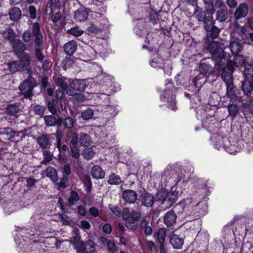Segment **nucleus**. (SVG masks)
<instances>
[{
  "instance_id": "nucleus-1",
  "label": "nucleus",
  "mask_w": 253,
  "mask_h": 253,
  "mask_svg": "<svg viewBox=\"0 0 253 253\" xmlns=\"http://www.w3.org/2000/svg\"><path fill=\"white\" fill-rule=\"evenodd\" d=\"M207 50L211 55V60L214 62V69L223 70L225 68L226 62L229 61V55L224 52L223 45L212 41L208 44Z\"/></svg>"
},
{
  "instance_id": "nucleus-59",
  "label": "nucleus",
  "mask_w": 253,
  "mask_h": 253,
  "mask_svg": "<svg viewBox=\"0 0 253 253\" xmlns=\"http://www.w3.org/2000/svg\"><path fill=\"white\" fill-rule=\"evenodd\" d=\"M122 212V217L125 220H128L131 216V211L128 208H124Z\"/></svg>"
},
{
  "instance_id": "nucleus-52",
  "label": "nucleus",
  "mask_w": 253,
  "mask_h": 253,
  "mask_svg": "<svg viewBox=\"0 0 253 253\" xmlns=\"http://www.w3.org/2000/svg\"><path fill=\"white\" fill-rule=\"evenodd\" d=\"M71 149V156L76 159H78L80 154L79 149L78 146H70Z\"/></svg>"
},
{
  "instance_id": "nucleus-10",
  "label": "nucleus",
  "mask_w": 253,
  "mask_h": 253,
  "mask_svg": "<svg viewBox=\"0 0 253 253\" xmlns=\"http://www.w3.org/2000/svg\"><path fill=\"white\" fill-rule=\"evenodd\" d=\"M211 61V58L203 59L200 62L199 65V71L200 73L203 75L211 74L213 71V68L210 63Z\"/></svg>"
},
{
  "instance_id": "nucleus-56",
  "label": "nucleus",
  "mask_w": 253,
  "mask_h": 253,
  "mask_svg": "<svg viewBox=\"0 0 253 253\" xmlns=\"http://www.w3.org/2000/svg\"><path fill=\"white\" fill-rule=\"evenodd\" d=\"M45 111V108L41 105H37L34 107V111L35 113L39 116H42Z\"/></svg>"
},
{
  "instance_id": "nucleus-61",
  "label": "nucleus",
  "mask_w": 253,
  "mask_h": 253,
  "mask_svg": "<svg viewBox=\"0 0 253 253\" xmlns=\"http://www.w3.org/2000/svg\"><path fill=\"white\" fill-rule=\"evenodd\" d=\"M106 246L108 248V250L112 253H115L117 250L115 243L112 240H109L108 243Z\"/></svg>"
},
{
  "instance_id": "nucleus-40",
  "label": "nucleus",
  "mask_w": 253,
  "mask_h": 253,
  "mask_svg": "<svg viewBox=\"0 0 253 253\" xmlns=\"http://www.w3.org/2000/svg\"><path fill=\"white\" fill-rule=\"evenodd\" d=\"M80 199L79 194L75 191H72L68 198V202L70 206H73L75 203Z\"/></svg>"
},
{
  "instance_id": "nucleus-18",
  "label": "nucleus",
  "mask_w": 253,
  "mask_h": 253,
  "mask_svg": "<svg viewBox=\"0 0 253 253\" xmlns=\"http://www.w3.org/2000/svg\"><path fill=\"white\" fill-rule=\"evenodd\" d=\"M177 216L175 213L171 210L167 212L164 217L165 224L168 226L173 225L176 222Z\"/></svg>"
},
{
  "instance_id": "nucleus-58",
  "label": "nucleus",
  "mask_w": 253,
  "mask_h": 253,
  "mask_svg": "<svg viewBox=\"0 0 253 253\" xmlns=\"http://www.w3.org/2000/svg\"><path fill=\"white\" fill-rule=\"evenodd\" d=\"M32 36V35L31 32L29 30H27L24 31L23 33L22 39L25 42H28L31 40Z\"/></svg>"
},
{
  "instance_id": "nucleus-63",
  "label": "nucleus",
  "mask_w": 253,
  "mask_h": 253,
  "mask_svg": "<svg viewBox=\"0 0 253 253\" xmlns=\"http://www.w3.org/2000/svg\"><path fill=\"white\" fill-rule=\"evenodd\" d=\"M88 212L90 214L94 217L98 216L99 215V211L96 207H92L89 209Z\"/></svg>"
},
{
  "instance_id": "nucleus-50",
  "label": "nucleus",
  "mask_w": 253,
  "mask_h": 253,
  "mask_svg": "<svg viewBox=\"0 0 253 253\" xmlns=\"http://www.w3.org/2000/svg\"><path fill=\"white\" fill-rule=\"evenodd\" d=\"M78 136L77 132H72L71 133V140L69 143V146H78Z\"/></svg>"
},
{
  "instance_id": "nucleus-54",
  "label": "nucleus",
  "mask_w": 253,
  "mask_h": 253,
  "mask_svg": "<svg viewBox=\"0 0 253 253\" xmlns=\"http://www.w3.org/2000/svg\"><path fill=\"white\" fill-rule=\"evenodd\" d=\"M78 253H84L85 243L80 241L74 245Z\"/></svg>"
},
{
  "instance_id": "nucleus-38",
  "label": "nucleus",
  "mask_w": 253,
  "mask_h": 253,
  "mask_svg": "<svg viewBox=\"0 0 253 253\" xmlns=\"http://www.w3.org/2000/svg\"><path fill=\"white\" fill-rule=\"evenodd\" d=\"M203 22L204 29L207 32L209 31V30H211V28L214 26L213 18L211 15L207 16Z\"/></svg>"
},
{
  "instance_id": "nucleus-16",
  "label": "nucleus",
  "mask_w": 253,
  "mask_h": 253,
  "mask_svg": "<svg viewBox=\"0 0 253 253\" xmlns=\"http://www.w3.org/2000/svg\"><path fill=\"white\" fill-rule=\"evenodd\" d=\"M76 121L70 117H67L64 119L59 118L57 120V126L59 127L63 126L65 128L71 129L73 127Z\"/></svg>"
},
{
  "instance_id": "nucleus-31",
  "label": "nucleus",
  "mask_w": 253,
  "mask_h": 253,
  "mask_svg": "<svg viewBox=\"0 0 253 253\" xmlns=\"http://www.w3.org/2000/svg\"><path fill=\"white\" fill-rule=\"evenodd\" d=\"M246 61L247 59L246 57L242 55L239 54H235L234 61H232L233 63V68L234 67V65H236V66L245 65L246 64Z\"/></svg>"
},
{
  "instance_id": "nucleus-64",
  "label": "nucleus",
  "mask_w": 253,
  "mask_h": 253,
  "mask_svg": "<svg viewBox=\"0 0 253 253\" xmlns=\"http://www.w3.org/2000/svg\"><path fill=\"white\" fill-rule=\"evenodd\" d=\"M243 108L244 109H253V100L249 99L247 102L243 103Z\"/></svg>"
},
{
  "instance_id": "nucleus-46",
  "label": "nucleus",
  "mask_w": 253,
  "mask_h": 253,
  "mask_svg": "<svg viewBox=\"0 0 253 253\" xmlns=\"http://www.w3.org/2000/svg\"><path fill=\"white\" fill-rule=\"evenodd\" d=\"M84 33V31L78 27L72 28L67 31V33L76 37L81 36Z\"/></svg>"
},
{
  "instance_id": "nucleus-55",
  "label": "nucleus",
  "mask_w": 253,
  "mask_h": 253,
  "mask_svg": "<svg viewBox=\"0 0 253 253\" xmlns=\"http://www.w3.org/2000/svg\"><path fill=\"white\" fill-rule=\"evenodd\" d=\"M43 159L42 161L41 162V163L42 164L46 165L52 160L51 155L49 152L47 151H43Z\"/></svg>"
},
{
  "instance_id": "nucleus-49",
  "label": "nucleus",
  "mask_w": 253,
  "mask_h": 253,
  "mask_svg": "<svg viewBox=\"0 0 253 253\" xmlns=\"http://www.w3.org/2000/svg\"><path fill=\"white\" fill-rule=\"evenodd\" d=\"M211 29V30H209V31L207 32L208 33L207 35L214 39L218 37L220 30L215 26Z\"/></svg>"
},
{
  "instance_id": "nucleus-12",
  "label": "nucleus",
  "mask_w": 253,
  "mask_h": 253,
  "mask_svg": "<svg viewBox=\"0 0 253 253\" xmlns=\"http://www.w3.org/2000/svg\"><path fill=\"white\" fill-rule=\"evenodd\" d=\"M51 134H44L39 136L37 139V142L40 147L45 149L51 145Z\"/></svg>"
},
{
  "instance_id": "nucleus-33",
  "label": "nucleus",
  "mask_w": 253,
  "mask_h": 253,
  "mask_svg": "<svg viewBox=\"0 0 253 253\" xmlns=\"http://www.w3.org/2000/svg\"><path fill=\"white\" fill-rule=\"evenodd\" d=\"M47 106L49 110L53 114H56L59 111L58 102L55 99H52L48 102Z\"/></svg>"
},
{
  "instance_id": "nucleus-23",
  "label": "nucleus",
  "mask_w": 253,
  "mask_h": 253,
  "mask_svg": "<svg viewBox=\"0 0 253 253\" xmlns=\"http://www.w3.org/2000/svg\"><path fill=\"white\" fill-rule=\"evenodd\" d=\"M229 47L232 53L234 55L238 54L242 50V46L239 41L232 40Z\"/></svg>"
},
{
  "instance_id": "nucleus-24",
  "label": "nucleus",
  "mask_w": 253,
  "mask_h": 253,
  "mask_svg": "<svg viewBox=\"0 0 253 253\" xmlns=\"http://www.w3.org/2000/svg\"><path fill=\"white\" fill-rule=\"evenodd\" d=\"M169 242L175 249H181L183 245V240L176 235H173L170 238Z\"/></svg>"
},
{
  "instance_id": "nucleus-36",
  "label": "nucleus",
  "mask_w": 253,
  "mask_h": 253,
  "mask_svg": "<svg viewBox=\"0 0 253 253\" xmlns=\"http://www.w3.org/2000/svg\"><path fill=\"white\" fill-rule=\"evenodd\" d=\"M244 74L245 79H253V65L249 64H246Z\"/></svg>"
},
{
  "instance_id": "nucleus-35",
  "label": "nucleus",
  "mask_w": 253,
  "mask_h": 253,
  "mask_svg": "<svg viewBox=\"0 0 253 253\" xmlns=\"http://www.w3.org/2000/svg\"><path fill=\"white\" fill-rule=\"evenodd\" d=\"M111 185H119L122 182L121 177L114 173H112L109 176L107 180Z\"/></svg>"
},
{
  "instance_id": "nucleus-29",
  "label": "nucleus",
  "mask_w": 253,
  "mask_h": 253,
  "mask_svg": "<svg viewBox=\"0 0 253 253\" xmlns=\"http://www.w3.org/2000/svg\"><path fill=\"white\" fill-rule=\"evenodd\" d=\"M45 174L53 181H56L58 179L56 170L53 167H47L45 170Z\"/></svg>"
},
{
  "instance_id": "nucleus-48",
  "label": "nucleus",
  "mask_w": 253,
  "mask_h": 253,
  "mask_svg": "<svg viewBox=\"0 0 253 253\" xmlns=\"http://www.w3.org/2000/svg\"><path fill=\"white\" fill-rule=\"evenodd\" d=\"M40 46H41L35 45V55L39 61L42 62L43 60L44 56L42 53V50Z\"/></svg>"
},
{
  "instance_id": "nucleus-3",
  "label": "nucleus",
  "mask_w": 253,
  "mask_h": 253,
  "mask_svg": "<svg viewBox=\"0 0 253 253\" xmlns=\"http://www.w3.org/2000/svg\"><path fill=\"white\" fill-rule=\"evenodd\" d=\"M36 85V80L30 75L26 80L20 84L19 89L24 97L30 98L33 95V90Z\"/></svg>"
},
{
  "instance_id": "nucleus-11",
  "label": "nucleus",
  "mask_w": 253,
  "mask_h": 253,
  "mask_svg": "<svg viewBox=\"0 0 253 253\" xmlns=\"http://www.w3.org/2000/svg\"><path fill=\"white\" fill-rule=\"evenodd\" d=\"M237 90L233 84L226 85V96L231 101L240 102L242 100L241 97L238 96L236 94Z\"/></svg>"
},
{
  "instance_id": "nucleus-20",
  "label": "nucleus",
  "mask_w": 253,
  "mask_h": 253,
  "mask_svg": "<svg viewBox=\"0 0 253 253\" xmlns=\"http://www.w3.org/2000/svg\"><path fill=\"white\" fill-rule=\"evenodd\" d=\"M77 43L72 40L66 43L63 46L64 50L68 55H72L77 49Z\"/></svg>"
},
{
  "instance_id": "nucleus-17",
  "label": "nucleus",
  "mask_w": 253,
  "mask_h": 253,
  "mask_svg": "<svg viewBox=\"0 0 253 253\" xmlns=\"http://www.w3.org/2000/svg\"><path fill=\"white\" fill-rule=\"evenodd\" d=\"M248 13V8L246 4H240L239 7L236 9L234 13V16L236 19L238 20L245 17Z\"/></svg>"
},
{
  "instance_id": "nucleus-39",
  "label": "nucleus",
  "mask_w": 253,
  "mask_h": 253,
  "mask_svg": "<svg viewBox=\"0 0 253 253\" xmlns=\"http://www.w3.org/2000/svg\"><path fill=\"white\" fill-rule=\"evenodd\" d=\"M89 136L84 133H81L79 142L80 144L83 146H88L90 145Z\"/></svg>"
},
{
  "instance_id": "nucleus-8",
  "label": "nucleus",
  "mask_w": 253,
  "mask_h": 253,
  "mask_svg": "<svg viewBox=\"0 0 253 253\" xmlns=\"http://www.w3.org/2000/svg\"><path fill=\"white\" fill-rule=\"evenodd\" d=\"M89 15V10L83 6H80L74 13V19L78 22L85 21Z\"/></svg>"
},
{
  "instance_id": "nucleus-34",
  "label": "nucleus",
  "mask_w": 253,
  "mask_h": 253,
  "mask_svg": "<svg viewBox=\"0 0 253 253\" xmlns=\"http://www.w3.org/2000/svg\"><path fill=\"white\" fill-rule=\"evenodd\" d=\"M205 5V12L212 15L214 13L215 10L214 9V5L213 4L212 0H203Z\"/></svg>"
},
{
  "instance_id": "nucleus-13",
  "label": "nucleus",
  "mask_w": 253,
  "mask_h": 253,
  "mask_svg": "<svg viewBox=\"0 0 253 253\" xmlns=\"http://www.w3.org/2000/svg\"><path fill=\"white\" fill-rule=\"evenodd\" d=\"M31 59L29 54L26 52L22 53L20 57V60L18 61L21 70H29V66L31 63Z\"/></svg>"
},
{
  "instance_id": "nucleus-4",
  "label": "nucleus",
  "mask_w": 253,
  "mask_h": 253,
  "mask_svg": "<svg viewBox=\"0 0 253 253\" xmlns=\"http://www.w3.org/2000/svg\"><path fill=\"white\" fill-rule=\"evenodd\" d=\"M233 69V63L232 61L229 60L226 62L225 68L217 70L218 72H222L221 77L226 85L232 84V74Z\"/></svg>"
},
{
  "instance_id": "nucleus-7",
  "label": "nucleus",
  "mask_w": 253,
  "mask_h": 253,
  "mask_svg": "<svg viewBox=\"0 0 253 253\" xmlns=\"http://www.w3.org/2000/svg\"><path fill=\"white\" fill-rule=\"evenodd\" d=\"M32 35L35 37V45L42 46L43 43V36L39 23L35 22L32 26Z\"/></svg>"
},
{
  "instance_id": "nucleus-26",
  "label": "nucleus",
  "mask_w": 253,
  "mask_h": 253,
  "mask_svg": "<svg viewBox=\"0 0 253 253\" xmlns=\"http://www.w3.org/2000/svg\"><path fill=\"white\" fill-rule=\"evenodd\" d=\"M154 197L151 194L146 193L142 197V203L147 207H151L154 204Z\"/></svg>"
},
{
  "instance_id": "nucleus-51",
  "label": "nucleus",
  "mask_w": 253,
  "mask_h": 253,
  "mask_svg": "<svg viewBox=\"0 0 253 253\" xmlns=\"http://www.w3.org/2000/svg\"><path fill=\"white\" fill-rule=\"evenodd\" d=\"M94 152L90 148H86L84 150L83 155L85 159L90 160L93 158L94 155Z\"/></svg>"
},
{
  "instance_id": "nucleus-19",
  "label": "nucleus",
  "mask_w": 253,
  "mask_h": 253,
  "mask_svg": "<svg viewBox=\"0 0 253 253\" xmlns=\"http://www.w3.org/2000/svg\"><path fill=\"white\" fill-rule=\"evenodd\" d=\"M91 174L96 179H102L105 176V172L100 166L95 165L91 169Z\"/></svg>"
},
{
  "instance_id": "nucleus-60",
  "label": "nucleus",
  "mask_w": 253,
  "mask_h": 253,
  "mask_svg": "<svg viewBox=\"0 0 253 253\" xmlns=\"http://www.w3.org/2000/svg\"><path fill=\"white\" fill-rule=\"evenodd\" d=\"M147 246L152 253H156L157 248L155 244L151 241H147L146 242Z\"/></svg>"
},
{
  "instance_id": "nucleus-37",
  "label": "nucleus",
  "mask_w": 253,
  "mask_h": 253,
  "mask_svg": "<svg viewBox=\"0 0 253 253\" xmlns=\"http://www.w3.org/2000/svg\"><path fill=\"white\" fill-rule=\"evenodd\" d=\"M3 37L4 39L8 40L10 43H11L13 41L15 40V33L13 30L11 29H8L3 33Z\"/></svg>"
},
{
  "instance_id": "nucleus-45",
  "label": "nucleus",
  "mask_w": 253,
  "mask_h": 253,
  "mask_svg": "<svg viewBox=\"0 0 253 253\" xmlns=\"http://www.w3.org/2000/svg\"><path fill=\"white\" fill-rule=\"evenodd\" d=\"M8 69L12 72H16L21 70L19 63L17 61H14L7 63Z\"/></svg>"
},
{
  "instance_id": "nucleus-28",
  "label": "nucleus",
  "mask_w": 253,
  "mask_h": 253,
  "mask_svg": "<svg viewBox=\"0 0 253 253\" xmlns=\"http://www.w3.org/2000/svg\"><path fill=\"white\" fill-rule=\"evenodd\" d=\"M216 20L222 22L225 21L228 18V12L226 8L218 9L216 12Z\"/></svg>"
},
{
  "instance_id": "nucleus-30",
  "label": "nucleus",
  "mask_w": 253,
  "mask_h": 253,
  "mask_svg": "<svg viewBox=\"0 0 253 253\" xmlns=\"http://www.w3.org/2000/svg\"><path fill=\"white\" fill-rule=\"evenodd\" d=\"M166 235V230L164 228H160L154 233V237L157 238L160 245L164 244Z\"/></svg>"
},
{
  "instance_id": "nucleus-14",
  "label": "nucleus",
  "mask_w": 253,
  "mask_h": 253,
  "mask_svg": "<svg viewBox=\"0 0 253 253\" xmlns=\"http://www.w3.org/2000/svg\"><path fill=\"white\" fill-rule=\"evenodd\" d=\"M123 199L126 202L132 204L137 200V194L132 190H126L122 193Z\"/></svg>"
},
{
  "instance_id": "nucleus-2",
  "label": "nucleus",
  "mask_w": 253,
  "mask_h": 253,
  "mask_svg": "<svg viewBox=\"0 0 253 253\" xmlns=\"http://www.w3.org/2000/svg\"><path fill=\"white\" fill-rule=\"evenodd\" d=\"M177 199V192H169L164 188L161 189L156 196V201L160 203L164 209L171 207Z\"/></svg>"
},
{
  "instance_id": "nucleus-21",
  "label": "nucleus",
  "mask_w": 253,
  "mask_h": 253,
  "mask_svg": "<svg viewBox=\"0 0 253 253\" xmlns=\"http://www.w3.org/2000/svg\"><path fill=\"white\" fill-rule=\"evenodd\" d=\"M52 7L59 9L61 8V3L60 0H49L47 3L46 7L45 10V13L47 15H50L53 13Z\"/></svg>"
},
{
  "instance_id": "nucleus-15",
  "label": "nucleus",
  "mask_w": 253,
  "mask_h": 253,
  "mask_svg": "<svg viewBox=\"0 0 253 253\" xmlns=\"http://www.w3.org/2000/svg\"><path fill=\"white\" fill-rule=\"evenodd\" d=\"M53 80L55 84L59 87V88H62L66 91L69 89L68 84L67 82V79L66 77L60 75H56L53 76Z\"/></svg>"
},
{
  "instance_id": "nucleus-44",
  "label": "nucleus",
  "mask_w": 253,
  "mask_h": 253,
  "mask_svg": "<svg viewBox=\"0 0 253 253\" xmlns=\"http://www.w3.org/2000/svg\"><path fill=\"white\" fill-rule=\"evenodd\" d=\"M73 233L75 236L70 238L69 242L73 245H75L76 244L81 241V237L80 236L79 231L78 228H75L73 230Z\"/></svg>"
},
{
  "instance_id": "nucleus-57",
  "label": "nucleus",
  "mask_w": 253,
  "mask_h": 253,
  "mask_svg": "<svg viewBox=\"0 0 253 253\" xmlns=\"http://www.w3.org/2000/svg\"><path fill=\"white\" fill-rule=\"evenodd\" d=\"M205 11L203 12L202 10L199 11L197 9V11L195 12L196 18L199 21H204L206 18L205 14Z\"/></svg>"
},
{
  "instance_id": "nucleus-53",
  "label": "nucleus",
  "mask_w": 253,
  "mask_h": 253,
  "mask_svg": "<svg viewBox=\"0 0 253 253\" xmlns=\"http://www.w3.org/2000/svg\"><path fill=\"white\" fill-rule=\"evenodd\" d=\"M162 63L163 60L160 58H154L150 62L151 66L154 68H163L161 65Z\"/></svg>"
},
{
  "instance_id": "nucleus-32",
  "label": "nucleus",
  "mask_w": 253,
  "mask_h": 253,
  "mask_svg": "<svg viewBox=\"0 0 253 253\" xmlns=\"http://www.w3.org/2000/svg\"><path fill=\"white\" fill-rule=\"evenodd\" d=\"M229 115L234 119L239 113V108L237 104L230 103L227 106Z\"/></svg>"
},
{
  "instance_id": "nucleus-43",
  "label": "nucleus",
  "mask_w": 253,
  "mask_h": 253,
  "mask_svg": "<svg viewBox=\"0 0 253 253\" xmlns=\"http://www.w3.org/2000/svg\"><path fill=\"white\" fill-rule=\"evenodd\" d=\"M95 244L90 240L85 243L84 253H93L95 251Z\"/></svg>"
},
{
  "instance_id": "nucleus-62",
  "label": "nucleus",
  "mask_w": 253,
  "mask_h": 253,
  "mask_svg": "<svg viewBox=\"0 0 253 253\" xmlns=\"http://www.w3.org/2000/svg\"><path fill=\"white\" fill-rule=\"evenodd\" d=\"M62 172L64 174L66 175H70L72 172L71 167L70 165L69 164L64 165L62 168Z\"/></svg>"
},
{
  "instance_id": "nucleus-42",
  "label": "nucleus",
  "mask_w": 253,
  "mask_h": 253,
  "mask_svg": "<svg viewBox=\"0 0 253 253\" xmlns=\"http://www.w3.org/2000/svg\"><path fill=\"white\" fill-rule=\"evenodd\" d=\"M44 120L46 125L48 126H54L57 123V120L53 115L45 116Z\"/></svg>"
},
{
  "instance_id": "nucleus-25",
  "label": "nucleus",
  "mask_w": 253,
  "mask_h": 253,
  "mask_svg": "<svg viewBox=\"0 0 253 253\" xmlns=\"http://www.w3.org/2000/svg\"><path fill=\"white\" fill-rule=\"evenodd\" d=\"M242 90L244 94L248 95L253 90L251 79H245L242 83Z\"/></svg>"
},
{
  "instance_id": "nucleus-5",
  "label": "nucleus",
  "mask_w": 253,
  "mask_h": 253,
  "mask_svg": "<svg viewBox=\"0 0 253 253\" xmlns=\"http://www.w3.org/2000/svg\"><path fill=\"white\" fill-rule=\"evenodd\" d=\"M86 86L85 82L83 80H74L69 84L70 88L67 90V94L70 96H75L76 91L82 92Z\"/></svg>"
},
{
  "instance_id": "nucleus-6",
  "label": "nucleus",
  "mask_w": 253,
  "mask_h": 253,
  "mask_svg": "<svg viewBox=\"0 0 253 253\" xmlns=\"http://www.w3.org/2000/svg\"><path fill=\"white\" fill-rule=\"evenodd\" d=\"M163 176L169 178H176L177 181H179L182 178L180 169L176 167L169 166L165 170Z\"/></svg>"
},
{
  "instance_id": "nucleus-47",
  "label": "nucleus",
  "mask_w": 253,
  "mask_h": 253,
  "mask_svg": "<svg viewBox=\"0 0 253 253\" xmlns=\"http://www.w3.org/2000/svg\"><path fill=\"white\" fill-rule=\"evenodd\" d=\"M94 114L93 110L88 108L82 112L81 116L83 119L88 120L92 118Z\"/></svg>"
},
{
  "instance_id": "nucleus-22",
  "label": "nucleus",
  "mask_w": 253,
  "mask_h": 253,
  "mask_svg": "<svg viewBox=\"0 0 253 253\" xmlns=\"http://www.w3.org/2000/svg\"><path fill=\"white\" fill-rule=\"evenodd\" d=\"M10 44L12 46L13 51L16 54L26 49L25 44L19 39H15Z\"/></svg>"
},
{
  "instance_id": "nucleus-27",
  "label": "nucleus",
  "mask_w": 253,
  "mask_h": 253,
  "mask_svg": "<svg viewBox=\"0 0 253 253\" xmlns=\"http://www.w3.org/2000/svg\"><path fill=\"white\" fill-rule=\"evenodd\" d=\"M10 19L14 21H17L21 16V11L18 7H14L9 11Z\"/></svg>"
},
{
  "instance_id": "nucleus-41",
  "label": "nucleus",
  "mask_w": 253,
  "mask_h": 253,
  "mask_svg": "<svg viewBox=\"0 0 253 253\" xmlns=\"http://www.w3.org/2000/svg\"><path fill=\"white\" fill-rule=\"evenodd\" d=\"M141 216V212L140 210L135 211L132 210L131 211V218L133 220L132 223L134 226H136L137 223L135 222L137 221Z\"/></svg>"
},
{
  "instance_id": "nucleus-9",
  "label": "nucleus",
  "mask_w": 253,
  "mask_h": 253,
  "mask_svg": "<svg viewBox=\"0 0 253 253\" xmlns=\"http://www.w3.org/2000/svg\"><path fill=\"white\" fill-rule=\"evenodd\" d=\"M6 114L16 118L22 113L21 105L18 103L8 105L5 109Z\"/></svg>"
}]
</instances>
